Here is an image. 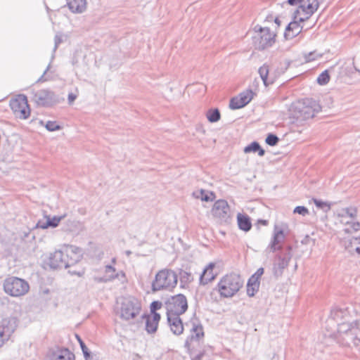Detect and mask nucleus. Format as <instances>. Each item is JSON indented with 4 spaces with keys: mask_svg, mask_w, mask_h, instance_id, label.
<instances>
[{
    "mask_svg": "<svg viewBox=\"0 0 360 360\" xmlns=\"http://www.w3.org/2000/svg\"><path fill=\"white\" fill-rule=\"evenodd\" d=\"M314 244L315 240L310 238L309 235H306L304 238L301 240V243L303 245H308L310 243Z\"/></svg>",
    "mask_w": 360,
    "mask_h": 360,
    "instance_id": "09e8293b",
    "label": "nucleus"
},
{
    "mask_svg": "<svg viewBox=\"0 0 360 360\" xmlns=\"http://www.w3.org/2000/svg\"><path fill=\"white\" fill-rule=\"evenodd\" d=\"M193 195L195 198H199L205 202L212 201L215 197V195L213 192H210L204 189H200V191L193 192Z\"/></svg>",
    "mask_w": 360,
    "mask_h": 360,
    "instance_id": "cd10ccee",
    "label": "nucleus"
},
{
    "mask_svg": "<svg viewBox=\"0 0 360 360\" xmlns=\"http://www.w3.org/2000/svg\"><path fill=\"white\" fill-rule=\"evenodd\" d=\"M181 315H167V319L171 331L176 335H180L184 333L185 323H183Z\"/></svg>",
    "mask_w": 360,
    "mask_h": 360,
    "instance_id": "6ab92c4d",
    "label": "nucleus"
},
{
    "mask_svg": "<svg viewBox=\"0 0 360 360\" xmlns=\"http://www.w3.org/2000/svg\"><path fill=\"white\" fill-rule=\"evenodd\" d=\"M76 338L79 343V345H80V347L82 349V352H85L86 351H88L89 349L88 347H86V345H85V343L83 342V340H82V338L78 335H76Z\"/></svg>",
    "mask_w": 360,
    "mask_h": 360,
    "instance_id": "a18cd8bd",
    "label": "nucleus"
},
{
    "mask_svg": "<svg viewBox=\"0 0 360 360\" xmlns=\"http://www.w3.org/2000/svg\"><path fill=\"white\" fill-rule=\"evenodd\" d=\"M289 65V61H285L284 63H280L274 72H270L269 65L266 63L261 66L258 70V72L264 86H268L270 84H273L276 79L285 72Z\"/></svg>",
    "mask_w": 360,
    "mask_h": 360,
    "instance_id": "423d86ee",
    "label": "nucleus"
},
{
    "mask_svg": "<svg viewBox=\"0 0 360 360\" xmlns=\"http://www.w3.org/2000/svg\"><path fill=\"white\" fill-rule=\"evenodd\" d=\"M214 264L210 263L208 266L204 269L200 277V282L202 285H206L209 282L214 279V275L213 274V268Z\"/></svg>",
    "mask_w": 360,
    "mask_h": 360,
    "instance_id": "5701e85b",
    "label": "nucleus"
},
{
    "mask_svg": "<svg viewBox=\"0 0 360 360\" xmlns=\"http://www.w3.org/2000/svg\"><path fill=\"white\" fill-rule=\"evenodd\" d=\"M255 30L259 33L253 37V43L256 49L262 51L270 47L275 42L276 34L271 32L269 27L255 26Z\"/></svg>",
    "mask_w": 360,
    "mask_h": 360,
    "instance_id": "9d476101",
    "label": "nucleus"
},
{
    "mask_svg": "<svg viewBox=\"0 0 360 360\" xmlns=\"http://www.w3.org/2000/svg\"><path fill=\"white\" fill-rule=\"evenodd\" d=\"M51 360H75V355L68 349H59L54 352Z\"/></svg>",
    "mask_w": 360,
    "mask_h": 360,
    "instance_id": "b1692460",
    "label": "nucleus"
},
{
    "mask_svg": "<svg viewBox=\"0 0 360 360\" xmlns=\"http://www.w3.org/2000/svg\"><path fill=\"white\" fill-rule=\"evenodd\" d=\"M178 276L171 269H162L159 271L151 284L153 292L160 290L171 291L176 286Z\"/></svg>",
    "mask_w": 360,
    "mask_h": 360,
    "instance_id": "7ed1b4c3",
    "label": "nucleus"
},
{
    "mask_svg": "<svg viewBox=\"0 0 360 360\" xmlns=\"http://www.w3.org/2000/svg\"><path fill=\"white\" fill-rule=\"evenodd\" d=\"M46 219L39 220L37 223L36 227L42 229L49 227L56 228L58 226L60 221L65 217V216L57 217L54 216L53 218L46 216Z\"/></svg>",
    "mask_w": 360,
    "mask_h": 360,
    "instance_id": "412c9836",
    "label": "nucleus"
},
{
    "mask_svg": "<svg viewBox=\"0 0 360 360\" xmlns=\"http://www.w3.org/2000/svg\"><path fill=\"white\" fill-rule=\"evenodd\" d=\"M68 274H70V275L72 276H77L79 277H82L84 275V273H85V270L84 268H79V269H71V268H68Z\"/></svg>",
    "mask_w": 360,
    "mask_h": 360,
    "instance_id": "4c0bfd02",
    "label": "nucleus"
},
{
    "mask_svg": "<svg viewBox=\"0 0 360 360\" xmlns=\"http://www.w3.org/2000/svg\"><path fill=\"white\" fill-rule=\"evenodd\" d=\"M277 262L274 264L273 273L276 278L281 277L283 271L289 264V262L282 259H276Z\"/></svg>",
    "mask_w": 360,
    "mask_h": 360,
    "instance_id": "a878e982",
    "label": "nucleus"
},
{
    "mask_svg": "<svg viewBox=\"0 0 360 360\" xmlns=\"http://www.w3.org/2000/svg\"><path fill=\"white\" fill-rule=\"evenodd\" d=\"M202 354H199L195 357V360H200Z\"/></svg>",
    "mask_w": 360,
    "mask_h": 360,
    "instance_id": "e2e57ef3",
    "label": "nucleus"
},
{
    "mask_svg": "<svg viewBox=\"0 0 360 360\" xmlns=\"http://www.w3.org/2000/svg\"><path fill=\"white\" fill-rule=\"evenodd\" d=\"M141 310V304L134 297L124 298L120 307V318L129 321L136 318Z\"/></svg>",
    "mask_w": 360,
    "mask_h": 360,
    "instance_id": "1a4fd4ad",
    "label": "nucleus"
},
{
    "mask_svg": "<svg viewBox=\"0 0 360 360\" xmlns=\"http://www.w3.org/2000/svg\"><path fill=\"white\" fill-rule=\"evenodd\" d=\"M274 22L275 23L278 25V26H280L281 25V21L279 20L278 18H276L274 19Z\"/></svg>",
    "mask_w": 360,
    "mask_h": 360,
    "instance_id": "680f3d73",
    "label": "nucleus"
},
{
    "mask_svg": "<svg viewBox=\"0 0 360 360\" xmlns=\"http://www.w3.org/2000/svg\"><path fill=\"white\" fill-rule=\"evenodd\" d=\"M256 94L252 89H247L238 96H235L230 100L229 108L232 110H237L245 107L248 105L254 98Z\"/></svg>",
    "mask_w": 360,
    "mask_h": 360,
    "instance_id": "2eb2a0df",
    "label": "nucleus"
},
{
    "mask_svg": "<svg viewBox=\"0 0 360 360\" xmlns=\"http://www.w3.org/2000/svg\"><path fill=\"white\" fill-rule=\"evenodd\" d=\"M266 18H267L268 20H271L272 18H273V16L272 15L268 16Z\"/></svg>",
    "mask_w": 360,
    "mask_h": 360,
    "instance_id": "0e129e2a",
    "label": "nucleus"
},
{
    "mask_svg": "<svg viewBox=\"0 0 360 360\" xmlns=\"http://www.w3.org/2000/svg\"><path fill=\"white\" fill-rule=\"evenodd\" d=\"M344 231H345V233H349V229H347H347H344Z\"/></svg>",
    "mask_w": 360,
    "mask_h": 360,
    "instance_id": "69168bd1",
    "label": "nucleus"
},
{
    "mask_svg": "<svg viewBox=\"0 0 360 360\" xmlns=\"http://www.w3.org/2000/svg\"><path fill=\"white\" fill-rule=\"evenodd\" d=\"M264 268L260 267L257 270V271L254 274V275L260 279L261 276L264 274Z\"/></svg>",
    "mask_w": 360,
    "mask_h": 360,
    "instance_id": "864d4df0",
    "label": "nucleus"
},
{
    "mask_svg": "<svg viewBox=\"0 0 360 360\" xmlns=\"http://www.w3.org/2000/svg\"><path fill=\"white\" fill-rule=\"evenodd\" d=\"M131 253V251H129V250L126 251V254H127V255H129Z\"/></svg>",
    "mask_w": 360,
    "mask_h": 360,
    "instance_id": "338daca9",
    "label": "nucleus"
},
{
    "mask_svg": "<svg viewBox=\"0 0 360 360\" xmlns=\"http://www.w3.org/2000/svg\"><path fill=\"white\" fill-rule=\"evenodd\" d=\"M115 268L111 265H106L105 267V273L106 274V276L112 274H115Z\"/></svg>",
    "mask_w": 360,
    "mask_h": 360,
    "instance_id": "8fccbe9b",
    "label": "nucleus"
},
{
    "mask_svg": "<svg viewBox=\"0 0 360 360\" xmlns=\"http://www.w3.org/2000/svg\"><path fill=\"white\" fill-rule=\"evenodd\" d=\"M49 68H50V65H48V67L46 68V70L44 72V74L38 79V82H43V81L45 80V79H44V77L45 74L48 72V70H49Z\"/></svg>",
    "mask_w": 360,
    "mask_h": 360,
    "instance_id": "13d9d810",
    "label": "nucleus"
},
{
    "mask_svg": "<svg viewBox=\"0 0 360 360\" xmlns=\"http://www.w3.org/2000/svg\"><path fill=\"white\" fill-rule=\"evenodd\" d=\"M45 127L49 131H55L61 129L60 126L55 121H48Z\"/></svg>",
    "mask_w": 360,
    "mask_h": 360,
    "instance_id": "c9c22d12",
    "label": "nucleus"
},
{
    "mask_svg": "<svg viewBox=\"0 0 360 360\" xmlns=\"http://www.w3.org/2000/svg\"><path fill=\"white\" fill-rule=\"evenodd\" d=\"M293 213L295 214H299L302 216H306L309 214L308 209L304 206H297L294 210Z\"/></svg>",
    "mask_w": 360,
    "mask_h": 360,
    "instance_id": "58836bf2",
    "label": "nucleus"
},
{
    "mask_svg": "<svg viewBox=\"0 0 360 360\" xmlns=\"http://www.w3.org/2000/svg\"><path fill=\"white\" fill-rule=\"evenodd\" d=\"M85 360H95V355L89 349L83 353Z\"/></svg>",
    "mask_w": 360,
    "mask_h": 360,
    "instance_id": "3c124183",
    "label": "nucleus"
},
{
    "mask_svg": "<svg viewBox=\"0 0 360 360\" xmlns=\"http://www.w3.org/2000/svg\"><path fill=\"white\" fill-rule=\"evenodd\" d=\"M313 201L318 208L324 209L325 207H327V210L330 209V205H328L327 202H323L321 200H318L316 198H313Z\"/></svg>",
    "mask_w": 360,
    "mask_h": 360,
    "instance_id": "ea45409f",
    "label": "nucleus"
},
{
    "mask_svg": "<svg viewBox=\"0 0 360 360\" xmlns=\"http://www.w3.org/2000/svg\"><path fill=\"white\" fill-rule=\"evenodd\" d=\"M185 326L191 327V335L187 337L184 343V347L188 350H190L192 342H200L204 338V328L200 320L196 316L195 314H193L188 322L185 323Z\"/></svg>",
    "mask_w": 360,
    "mask_h": 360,
    "instance_id": "6e6552de",
    "label": "nucleus"
},
{
    "mask_svg": "<svg viewBox=\"0 0 360 360\" xmlns=\"http://www.w3.org/2000/svg\"><path fill=\"white\" fill-rule=\"evenodd\" d=\"M238 228L245 232L249 231L252 228L250 218L247 214L238 213L237 215Z\"/></svg>",
    "mask_w": 360,
    "mask_h": 360,
    "instance_id": "393cba45",
    "label": "nucleus"
},
{
    "mask_svg": "<svg viewBox=\"0 0 360 360\" xmlns=\"http://www.w3.org/2000/svg\"><path fill=\"white\" fill-rule=\"evenodd\" d=\"M345 211L346 214L352 219L356 215V210L354 208H346Z\"/></svg>",
    "mask_w": 360,
    "mask_h": 360,
    "instance_id": "37998d69",
    "label": "nucleus"
},
{
    "mask_svg": "<svg viewBox=\"0 0 360 360\" xmlns=\"http://www.w3.org/2000/svg\"><path fill=\"white\" fill-rule=\"evenodd\" d=\"M248 283H252V284H260V279L254 274L250 276L248 281Z\"/></svg>",
    "mask_w": 360,
    "mask_h": 360,
    "instance_id": "603ef678",
    "label": "nucleus"
},
{
    "mask_svg": "<svg viewBox=\"0 0 360 360\" xmlns=\"http://www.w3.org/2000/svg\"><path fill=\"white\" fill-rule=\"evenodd\" d=\"M115 262H116L115 258H113V259H112V263H115Z\"/></svg>",
    "mask_w": 360,
    "mask_h": 360,
    "instance_id": "774afa93",
    "label": "nucleus"
},
{
    "mask_svg": "<svg viewBox=\"0 0 360 360\" xmlns=\"http://www.w3.org/2000/svg\"><path fill=\"white\" fill-rule=\"evenodd\" d=\"M69 9L74 13H82L86 8V0H67Z\"/></svg>",
    "mask_w": 360,
    "mask_h": 360,
    "instance_id": "4be33fe9",
    "label": "nucleus"
},
{
    "mask_svg": "<svg viewBox=\"0 0 360 360\" xmlns=\"http://www.w3.org/2000/svg\"><path fill=\"white\" fill-rule=\"evenodd\" d=\"M304 0H288V3L291 6H295L302 2Z\"/></svg>",
    "mask_w": 360,
    "mask_h": 360,
    "instance_id": "4d7b16f0",
    "label": "nucleus"
},
{
    "mask_svg": "<svg viewBox=\"0 0 360 360\" xmlns=\"http://www.w3.org/2000/svg\"><path fill=\"white\" fill-rule=\"evenodd\" d=\"M265 142L270 146H275L279 142V138L274 134H268Z\"/></svg>",
    "mask_w": 360,
    "mask_h": 360,
    "instance_id": "473e14b6",
    "label": "nucleus"
},
{
    "mask_svg": "<svg viewBox=\"0 0 360 360\" xmlns=\"http://www.w3.org/2000/svg\"><path fill=\"white\" fill-rule=\"evenodd\" d=\"M33 101L39 106L49 108L60 103V98L50 89H40L33 94Z\"/></svg>",
    "mask_w": 360,
    "mask_h": 360,
    "instance_id": "f8f14e48",
    "label": "nucleus"
},
{
    "mask_svg": "<svg viewBox=\"0 0 360 360\" xmlns=\"http://www.w3.org/2000/svg\"><path fill=\"white\" fill-rule=\"evenodd\" d=\"M9 339H5L4 335L0 333V348L4 345L5 342L8 341Z\"/></svg>",
    "mask_w": 360,
    "mask_h": 360,
    "instance_id": "6e6d98bb",
    "label": "nucleus"
},
{
    "mask_svg": "<svg viewBox=\"0 0 360 360\" xmlns=\"http://www.w3.org/2000/svg\"><path fill=\"white\" fill-rule=\"evenodd\" d=\"M330 81V75L328 70L322 72L317 78V82L320 85H326Z\"/></svg>",
    "mask_w": 360,
    "mask_h": 360,
    "instance_id": "2f4dec72",
    "label": "nucleus"
},
{
    "mask_svg": "<svg viewBox=\"0 0 360 360\" xmlns=\"http://www.w3.org/2000/svg\"><path fill=\"white\" fill-rule=\"evenodd\" d=\"M321 57V54H316V52H310L307 56H306V59L308 61L314 60L316 58Z\"/></svg>",
    "mask_w": 360,
    "mask_h": 360,
    "instance_id": "c03bdc74",
    "label": "nucleus"
},
{
    "mask_svg": "<svg viewBox=\"0 0 360 360\" xmlns=\"http://www.w3.org/2000/svg\"><path fill=\"white\" fill-rule=\"evenodd\" d=\"M243 285V280L239 274H227L218 283L219 292L224 297H231L239 291Z\"/></svg>",
    "mask_w": 360,
    "mask_h": 360,
    "instance_id": "20e7f679",
    "label": "nucleus"
},
{
    "mask_svg": "<svg viewBox=\"0 0 360 360\" xmlns=\"http://www.w3.org/2000/svg\"><path fill=\"white\" fill-rule=\"evenodd\" d=\"M285 238V235L283 229H278L277 226H275L273 237L271 243L268 246L270 252H275L279 251L276 255V259H282L290 262L292 257V247L290 245L283 246L280 245Z\"/></svg>",
    "mask_w": 360,
    "mask_h": 360,
    "instance_id": "f03ea898",
    "label": "nucleus"
},
{
    "mask_svg": "<svg viewBox=\"0 0 360 360\" xmlns=\"http://www.w3.org/2000/svg\"><path fill=\"white\" fill-rule=\"evenodd\" d=\"M345 248L349 252L355 251L360 255V237L352 238L348 240H345Z\"/></svg>",
    "mask_w": 360,
    "mask_h": 360,
    "instance_id": "bb28decb",
    "label": "nucleus"
},
{
    "mask_svg": "<svg viewBox=\"0 0 360 360\" xmlns=\"http://www.w3.org/2000/svg\"><path fill=\"white\" fill-rule=\"evenodd\" d=\"M206 117L211 123L217 122L221 119L220 111L218 108H210L206 112Z\"/></svg>",
    "mask_w": 360,
    "mask_h": 360,
    "instance_id": "c756f323",
    "label": "nucleus"
},
{
    "mask_svg": "<svg viewBox=\"0 0 360 360\" xmlns=\"http://www.w3.org/2000/svg\"><path fill=\"white\" fill-rule=\"evenodd\" d=\"M117 276V275L110 276V274L108 276H105L103 277H94V280L97 283H108L115 279Z\"/></svg>",
    "mask_w": 360,
    "mask_h": 360,
    "instance_id": "e433bc0d",
    "label": "nucleus"
},
{
    "mask_svg": "<svg viewBox=\"0 0 360 360\" xmlns=\"http://www.w3.org/2000/svg\"><path fill=\"white\" fill-rule=\"evenodd\" d=\"M142 318H146V330L149 334L154 333L157 331L158 324H155V322L152 321L151 317L148 315H143Z\"/></svg>",
    "mask_w": 360,
    "mask_h": 360,
    "instance_id": "7c9ffc66",
    "label": "nucleus"
},
{
    "mask_svg": "<svg viewBox=\"0 0 360 360\" xmlns=\"http://www.w3.org/2000/svg\"><path fill=\"white\" fill-rule=\"evenodd\" d=\"M321 110V106L315 100L306 98L292 105V116L297 121H304L314 117Z\"/></svg>",
    "mask_w": 360,
    "mask_h": 360,
    "instance_id": "f257e3e1",
    "label": "nucleus"
},
{
    "mask_svg": "<svg viewBox=\"0 0 360 360\" xmlns=\"http://www.w3.org/2000/svg\"><path fill=\"white\" fill-rule=\"evenodd\" d=\"M17 327V319L8 317L2 319L0 323V333L4 335L5 339H9Z\"/></svg>",
    "mask_w": 360,
    "mask_h": 360,
    "instance_id": "a211bd4d",
    "label": "nucleus"
},
{
    "mask_svg": "<svg viewBox=\"0 0 360 360\" xmlns=\"http://www.w3.org/2000/svg\"><path fill=\"white\" fill-rule=\"evenodd\" d=\"M352 227L354 231H357L360 229V224L359 222L353 223Z\"/></svg>",
    "mask_w": 360,
    "mask_h": 360,
    "instance_id": "bf43d9fd",
    "label": "nucleus"
},
{
    "mask_svg": "<svg viewBox=\"0 0 360 360\" xmlns=\"http://www.w3.org/2000/svg\"><path fill=\"white\" fill-rule=\"evenodd\" d=\"M293 20L290 22L286 27L285 31L284 33V37L285 39H292L294 37H297L302 31V27L300 25V21L296 20L293 18Z\"/></svg>",
    "mask_w": 360,
    "mask_h": 360,
    "instance_id": "aec40b11",
    "label": "nucleus"
},
{
    "mask_svg": "<svg viewBox=\"0 0 360 360\" xmlns=\"http://www.w3.org/2000/svg\"><path fill=\"white\" fill-rule=\"evenodd\" d=\"M180 281L181 283H188L193 281L191 273L181 270L180 271Z\"/></svg>",
    "mask_w": 360,
    "mask_h": 360,
    "instance_id": "f704fd0d",
    "label": "nucleus"
},
{
    "mask_svg": "<svg viewBox=\"0 0 360 360\" xmlns=\"http://www.w3.org/2000/svg\"><path fill=\"white\" fill-rule=\"evenodd\" d=\"M115 275H117L115 278H119L120 280H121L122 283L126 281V275L123 271H120L117 273L110 274V276Z\"/></svg>",
    "mask_w": 360,
    "mask_h": 360,
    "instance_id": "49530a36",
    "label": "nucleus"
},
{
    "mask_svg": "<svg viewBox=\"0 0 360 360\" xmlns=\"http://www.w3.org/2000/svg\"><path fill=\"white\" fill-rule=\"evenodd\" d=\"M5 292L13 297H20L25 295L30 290L29 283L24 279L11 276L4 282Z\"/></svg>",
    "mask_w": 360,
    "mask_h": 360,
    "instance_id": "39448f33",
    "label": "nucleus"
},
{
    "mask_svg": "<svg viewBox=\"0 0 360 360\" xmlns=\"http://www.w3.org/2000/svg\"><path fill=\"white\" fill-rule=\"evenodd\" d=\"M9 105L15 116L19 119L25 120L30 115V108L27 98L24 94H18L10 100Z\"/></svg>",
    "mask_w": 360,
    "mask_h": 360,
    "instance_id": "9b49d317",
    "label": "nucleus"
},
{
    "mask_svg": "<svg viewBox=\"0 0 360 360\" xmlns=\"http://www.w3.org/2000/svg\"><path fill=\"white\" fill-rule=\"evenodd\" d=\"M65 269L72 268L82 259V250L75 246H70L65 250Z\"/></svg>",
    "mask_w": 360,
    "mask_h": 360,
    "instance_id": "dca6fc26",
    "label": "nucleus"
},
{
    "mask_svg": "<svg viewBox=\"0 0 360 360\" xmlns=\"http://www.w3.org/2000/svg\"><path fill=\"white\" fill-rule=\"evenodd\" d=\"M259 284L247 283V294L249 297H253L255 293L259 290Z\"/></svg>",
    "mask_w": 360,
    "mask_h": 360,
    "instance_id": "72a5a7b5",
    "label": "nucleus"
},
{
    "mask_svg": "<svg viewBox=\"0 0 360 360\" xmlns=\"http://www.w3.org/2000/svg\"><path fill=\"white\" fill-rule=\"evenodd\" d=\"M167 315H182L188 309V301L183 294L171 296L165 302Z\"/></svg>",
    "mask_w": 360,
    "mask_h": 360,
    "instance_id": "0eeeda50",
    "label": "nucleus"
},
{
    "mask_svg": "<svg viewBox=\"0 0 360 360\" xmlns=\"http://www.w3.org/2000/svg\"><path fill=\"white\" fill-rule=\"evenodd\" d=\"M162 304L160 301H153L150 306V312H155L157 310L161 309Z\"/></svg>",
    "mask_w": 360,
    "mask_h": 360,
    "instance_id": "79ce46f5",
    "label": "nucleus"
},
{
    "mask_svg": "<svg viewBox=\"0 0 360 360\" xmlns=\"http://www.w3.org/2000/svg\"><path fill=\"white\" fill-rule=\"evenodd\" d=\"M258 153V155L260 157H262L265 154V150L261 147L259 143L257 141H253L250 144L248 145L244 148V153Z\"/></svg>",
    "mask_w": 360,
    "mask_h": 360,
    "instance_id": "c85d7f7f",
    "label": "nucleus"
},
{
    "mask_svg": "<svg viewBox=\"0 0 360 360\" xmlns=\"http://www.w3.org/2000/svg\"><path fill=\"white\" fill-rule=\"evenodd\" d=\"M212 214L221 223H229L231 220L230 207L225 200H217L212 208Z\"/></svg>",
    "mask_w": 360,
    "mask_h": 360,
    "instance_id": "ddd939ff",
    "label": "nucleus"
},
{
    "mask_svg": "<svg viewBox=\"0 0 360 360\" xmlns=\"http://www.w3.org/2000/svg\"><path fill=\"white\" fill-rule=\"evenodd\" d=\"M151 314H152V317H151V319H152V321L153 322H155V324H158L159 323V321L160 320V314L158 312H151Z\"/></svg>",
    "mask_w": 360,
    "mask_h": 360,
    "instance_id": "de8ad7c7",
    "label": "nucleus"
},
{
    "mask_svg": "<svg viewBox=\"0 0 360 360\" xmlns=\"http://www.w3.org/2000/svg\"><path fill=\"white\" fill-rule=\"evenodd\" d=\"M257 223L266 226L268 224V221L264 219H259Z\"/></svg>",
    "mask_w": 360,
    "mask_h": 360,
    "instance_id": "052dcab7",
    "label": "nucleus"
},
{
    "mask_svg": "<svg viewBox=\"0 0 360 360\" xmlns=\"http://www.w3.org/2000/svg\"><path fill=\"white\" fill-rule=\"evenodd\" d=\"M63 42L62 36L60 34H56L54 37V47H53V53H55L58 48L59 45Z\"/></svg>",
    "mask_w": 360,
    "mask_h": 360,
    "instance_id": "a19ab883",
    "label": "nucleus"
},
{
    "mask_svg": "<svg viewBox=\"0 0 360 360\" xmlns=\"http://www.w3.org/2000/svg\"><path fill=\"white\" fill-rule=\"evenodd\" d=\"M76 95L73 94L72 93L69 94L68 97L69 103H72L76 99Z\"/></svg>",
    "mask_w": 360,
    "mask_h": 360,
    "instance_id": "5fc2aeb1",
    "label": "nucleus"
},
{
    "mask_svg": "<svg viewBox=\"0 0 360 360\" xmlns=\"http://www.w3.org/2000/svg\"><path fill=\"white\" fill-rule=\"evenodd\" d=\"M318 0H306L302 4L300 5L298 8L294 12V18H297V15L303 13L305 17L300 18V22H304L311 16L319 8Z\"/></svg>",
    "mask_w": 360,
    "mask_h": 360,
    "instance_id": "4468645a",
    "label": "nucleus"
},
{
    "mask_svg": "<svg viewBox=\"0 0 360 360\" xmlns=\"http://www.w3.org/2000/svg\"><path fill=\"white\" fill-rule=\"evenodd\" d=\"M47 264L53 269L65 268V253L61 250H56L50 254Z\"/></svg>",
    "mask_w": 360,
    "mask_h": 360,
    "instance_id": "f3484780",
    "label": "nucleus"
}]
</instances>
